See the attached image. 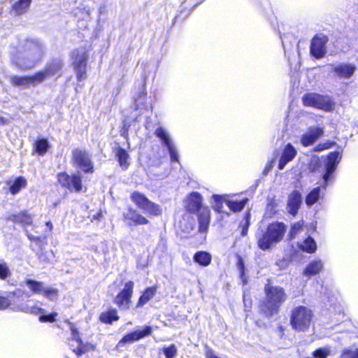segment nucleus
I'll return each instance as SVG.
<instances>
[{
	"label": "nucleus",
	"instance_id": "13",
	"mask_svg": "<svg viewBox=\"0 0 358 358\" xmlns=\"http://www.w3.org/2000/svg\"><path fill=\"white\" fill-rule=\"evenodd\" d=\"M62 67L63 62L60 59H55L48 63L43 69L36 72L37 75L41 76V83L48 78L60 76Z\"/></svg>",
	"mask_w": 358,
	"mask_h": 358
},
{
	"label": "nucleus",
	"instance_id": "10",
	"mask_svg": "<svg viewBox=\"0 0 358 358\" xmlns=\"http://www.w3.org/2000/svg\"><path fill=\"white\" fill-rule=\"evenodd\" d=\"M57 178L59 184L70 191L79 192L82 189V176L80 173L71 176L66 173H59Z\"/></svg>",
	"mask_w": 358,
	"mask_h": 358
},
{
	"label": "nucleus",
	"instance_id": "50",
	"mask_svg": "<svg viewBox=\"0 0 358 358\" xmlns=\"http://www.w3.org/2000/svg\"><path fill=\"white\" fill-rule=\"evenodd\" d=\"M271 167H272V162H270L265 166V168L263 171V174L264 176H266L268 173L269 171L271 170Z\"/></svg>",
	"mask_w": 358,
	"mask_h": 358
},
{
	"label": "nucleus",
	"instance_id": "18",
	"mask_svg": "<svg viewBox=\"0 0 358 358\" xmlns=\"http://www.w3.org/2000/svg\"><path fill=\"white\" fill-rule=\"evenodd\" d=\"M20 310L24 313L33 315L41 314L39 321L41 322H53L57 315L56 313H52L49 315L45 314V310L37 306H29L28 305L23 306Z\"/></svg>",
	"mask_w": 358,
	"mask_h": 358
},
{
	"label": "nucleus",
	"instance_id": "25",
	"mask_svg": "<svg viewBox=\"0 0 358 358\" xmlns=\"http://www.w3.org/2000/svg\"><path fill=\"white\" fill-rule=\"evenodd\" d=\"M210 210L208 208H203L198 214L199 230L200 232L206 233L208 231L210 223Z\"/></svg>",
	"mask_w": 358,
	"mask_h": 358
},
{
	"label": "nucleus",
	"instance_id": "41",
	"mask_svg": "<svg viewBox=\"0 0 358 358\" xmlns=\"http://www.w3.org/2000/svg\"><path fill=\"white\" fill-rule=\"evenodd\" d=\"M341 358H358V348H345L342 351Z\"/></svg>",
	"mask_w": 358,
	"mask_h": 358
},
{
	"label": "nucleus",
	"instance_id": "43",
	"mask_svg": "<svg viewBox=\"0 0 358 358\" xmlns=\"http://www.w3.org/2000/svg\"><path fill=\"white\" fill-rule=\"evenodd\" d=\"M163 352L166 357L173 358L177 355V348L175 345L172 344L169 347L164 348Z\"/></svg>",
	"mask_w": 358,
	"mask_h": 358
},
{
	"label": "nucleus",
	"instance_id": "5",
	"mask_svg": "<svg viewBox=\"0 0 358 358\" xmlns=\"http://www.w3.org/2000/svg\"><path fill=\"white\" fill-rule=\"evenodd\" d=\"M313 318L312 311L306 306H299L292 309L290 316L292 327L298 331H305L310 327Z\"/></svg>",
	"mask_w": 358,
	"mask_h": 358
},
{
	"label": "nucleus",
	"instance_id": "15",
	"mask_svg": "<svg viewBox=\"0 0 358 358\" xmlns=\"http://www.w3.org/2000/svg\"><path fill=\"white\" fill-rule=\"evenodd\" d=\"M24 284L33 294H44L46 297L51 298L57 293V290L56 289L45 287L43 282L27 279L24 281Z\"/></svg>",
	"mask_w": 358,
	"mask_h": 358
},
{
	"label": "nucleus",
	"instance_id": "28",
	"mask_svg": "<svg viewBox=\"0 0 358 358\" xmlns=\"http://www.w3.org/2000/svg\"><path fill=\"white\" fill-rule=\"evenodd\" d=\"M31 0H18L12 6V12L16 15H20L24 14L28 10Z\"/></svg>",
	"mask_w": 358,
	"mask_h": 358
},
{
	"label": "nucleus",
	"instance_id": "34",
	"mask_svg": "<svg viewBox=\"0 0 358 358\" xmlns=\"http://www.w3.org/2000/svg\"><path fill=\"white\" fill-rule=\"evenodd\" d=\"M27 185V181L24 178L20 176L15 178L13 183L10 186V192L15 195L17 194L22 188Z\"/></svg>",
	"mask_w": 358,
	"mask_h": 358
},
{
	"label": "nucleus",
	"instance_id": "3",
	"mask_svg": "<svg viewBox=\"0 0 358 358\" xmlns=\"http://www.w3.org/2000/svg\"><path fill=\"white\" fill-rule=\"evenodd\" d=\"M266 300L261 306L262 311L266 317L276 314L281 305L285 301L287 295L283 288L266 285L264 287Z\"/></svg>",
	"mask_w": 358,
	"mask_h": 358
},
{
	"label": "nucleus",
	"instance_id": "29",
	"mask_svg": "<svg viewBox=\"0 0 358 358\" xmlns=\"http://www.w3.org/2000/svg\"><path fill=\"white\" fill-rule=\"evenodd\" d=\"M194 261L202 266H207L211 262V255L206 251L196 252L194 255Z\"/></svg>",
	"mask_w": 358,
	"mask_h": 358
},
{
	"label": "nucleus",
	"instance_id": "57",
	"mask_svg": "<svg viewBox=\"0 0 358 358\" xmlns=\"http://www.w3.org/2000/svg\"><path fill=\"white\" fill-rule=\"evenodd\" d=\"M281 39H282V45L284 46V41L282 39V38L281 37Z\"/></svg>",
	"mask_w": 358,
	"mask_h": 358
},
{
	"label": "nucleus",
	"instance_id": "42",
	"mask_svg": "<svg viewBox=\"0 0 358 358\" xmlns=\"http://www.w3.org/2000/svg\"><path fill=\"white\" fill-rule=\"evenodd\" d=\"M250 213H248L244 217V220L242 221L240 224V227L242 228L241 235L243 236H245L248 234V227L250 226Z\"/></svg>",
	"mask_w": 358,
	"mask_h": 358
},
{
	"label": "nucleus",
	"instance_id": "20",
	"mask_svg": "<svg viewBox=\"0 0 358 358\" xmlns=\"http://www.w3.org/2000/svg\"><path fill=\"white\" fill-rule=\"evenodd\" d=\"M297 154V150L291 144L287 143L282 151L280 159L279 160L278 169L282 170L286 164L292 161Z\"/></svg>",
	"mask_w": 358,
	"mask_h": 358
},
{
	"label": "nucleus",
	"instance_id": "51",
	"mask_svg": "<svg viewBox=\"0 0 358 358\" xmlns=\"http://www.w3.org/2000/svg\"><path fill=\"white\" fill-rule=\"evenodd\" d=\"M23 294V291L22 289H17L13 292L14 296H21Z\"/></svg>",
	"mask_w": 358,
	"mask_h": 358
},
{
	"label": "nucleus",
	"instance_id": "30",
	"mask_svg": "<svg viewBox=\"0 0 358 358\" xmlns=\"http://www.w3.org/2000/svg\"><path fill=\"white\" fill-rule=\"evenodd\" d=\"M299 247L303 250L308 253H313L317 249V244L315 240L308 236L304 241L299 243Z\"/></svg>",
	"mask_w": 358,
	"mask_h": 358
},
{
	"label": "nucleus",
	"instance_id": "33",
	"mask_svg": "<svg viewBox=\"0 0 358 358\" xmlns=\"http://www.w3.org/2000/svg\"><path fill=\"white\" fill-rule=\"evenodd\" d=\"M156 292L155 287H148L147 288L143 294L140 296L138 301L136 304V308L141 307L144 306L147 302H148L155 295Z\"/></svg>",
	"mask_w": 358,
	"mask_h": 358
},
{
	"label": "nucleus",
	"instance_id": "36",
	"mask_svg": "<svg viewBox=\"0 0 358 358\" xmlns=\"http://www.w3.org/2000/svg\"><path fill=\"white\" fill-rule=\"evenodd\" d=\"M95 349V346L91 343H83L81 341L78 343V346L76 349L73 350V352L76 354L77 356H80L86 352L94 351Z\"/></svg>",
	"mask_w": 358,
	"mask_h": 358
},
{
	"label": "nucleus",
	"instance_id": "44",
	"mask_svg": "<svg viewBox=\"0 0 358 358\" xmlns=\"http://www.w3.org/2000/svg\"><path fill=\"white\" fill-rule=\"evenodd\" d=\"M213 199L214 201L216 203V207L215 209L220 212L221 211V207L222 206V196L217 194H213Z\"/></svg>",
	"mask_w": 358,
	"mask_h": 358
},
{
	"label": "nucleus",
	"instance_id": "7",
	"mask_svg": "<svg viewBox=\"0 0 358 358\" xmlns=\"http://www.w3.org/2000/svg\"><path fill=\"white\" fill-rule=\"evenodd\" d=\"M73 68L78 82L86 79V69L88 55L85 48L80 47L71 53Z\"/></svg>",
	"mask_w": 358,
	"mask_h": 358
},
{
	"label": "nucleus",
	"instance_id": "56",
	"mask_svg": "<svg viewBox=\"0 0 358 358\" xmlns=\"http://www.w3.org/2000/svg\"><path fill=\"white\" fill-rule=\"evenodd\" d=\"M141 94H142V95H143V99H145V93H144V92H141Z\"/></svg>",
	"mask_w": 358,
	"mask_h": 358
},
{
	"label": "nucleus",
	"instance_id": "14",
	"mask_svg": "<svg viewBox=\"0 0 358 358\" xmlns=\"http://www.w3.org/2000/svg\"><path fill=\"white\" fill-rule=\"evenodd\" d=\"M73 160L78 167L85 173H92L93 165L91 159L87 152L80 149H75L73 151Z\"/></svg>",
	"mask_w": 358,
	"mask_h": 358
},
{
	"label": "nucleus",
	"instance_id": "9",
	"mask_svg": "<svg viewBox=\"0 0 358 358\" xmlns=\"http://www.w3.org/2000/svg\"><path fill=\"white\" fill-rule=\"evenodd\" d=\"M41 76L35 73L32 75L24 76L12 75L9 76V81L13 87L27 89L31 87H34L41 84Z\"/></svg>",
	"mask_w": 358,
	"mask_h": 358
},
{
	"label": "nucleus",
	"instance_id": "8",
	"mask_svg": "<svg viewBox=\"0 0 358 358\" xmlns=\"http://www.w3.org/2000/svg\"><path fill=\"white\" fill-rule=\"evenodd\" d=\"M131 200L145 213L152 216H159L162 213V207L149 200L143 194L134 192L131 195Z\"/></svg>",
	"mask_w": 358,
	"mask_h": 358
},
{
	"label": "nucleus",
	"instance_id": "16",
	"mask_svg": "<svg viewBox=\"0 0 358 358\" xmlns=\"http://www.w3.org/2000/svg\"><path fill=\"white\" fill-rule=\"evenodd\" d=\"M327 42V36L323 34L315 35L311 41V55L317 59L323 57L326 54V44Z\"/></svg>",
	"mask_w": 358,
	"mask_h": 358
},
{
	"label": "nucleus",
	"instance_id": "49",
	"mask_svg": "<svg viewBox=\"0 0 358 358\" xmlns=\"http://www.w3.org/2000/svg\"><path fill=\"white\" fill-rule=\"evenodd\" d=\"M237 265L238 269L242 272V275H243L244 262L242 258L239 257Z\"/></svg>",
	"mask_w": 358,
	"mask_h": 358
},
{
	"label": "nucleus",
	"instance_id": "26",
	"mask_svg": "<svg viewBox=\"0 0 358 358\" xmlns=\"http://www.w3.org/2000/svg\"><path fill=\"white\" fill-rule=\"evenodd\" d=\"M8 220L14 223H19L23 227L32 224V217L25 211L20 212L18 214L11 215L9 216Z\"/></svg>",
	"mask_w": 358,
	"mask_h": 358
},
{
	"label": "nucleus",
	"instance_id": "35",
	"mask_svg": "<svg viewBox=\"0 0 358 358\" xmlns=\"http://www.w3.org/2000/svg\"><path fill=\"white\" fill-rule=\"evenodd\" d=\"M75 7L83 11L88 16L90 15L92 6H90L92 3V0H73Z\"/></svg>",
	"mask_w": 358,
	"mask_h": 358
},
{
	"label": "nucleus",
	"instance_id": "6",
	"mask_svg": "<svg viewBox=\"0 0 358 358\" xmlns=\"http://www.w3.org/2000/svg\"><path fill=\"white\" fill-rule=\"evenodd\" d=\"M303 103L324 111H331L335 106V102L331 96L317 93H306L302 97Z\"/></svg>",
	"mask_w": 358,
	"mask_h": 358
},
{
	"label": "nucleus",
	"instance_id": "53",
	"mask_svg": "<svg viewBox=\"0 0 358 358\" xmlns=\"http://www.w3.org/2000/svg\"><path fill=\"white\" fill-rule=\"evenodd\" d=\"M140 108V102L137 99H135V109L138 110Z\"/></svg>",
	"mask_w": 358,
	"mask_h": 358
},
{
	"label": "nucleus",
	"instance_id": "4",
	"mask_svg": "<svg viewBox=\"0 0 358 358\" xmlns=\"http://www.w3.org/2000/svg\"><path fill=\"white\" fill-rule=\"evenodd\" d=\"M286 231L282 222H273L268 225L266 231L258 240V246L262 250L269 249L273 244L280 242Z\"/></svg>",
	"mask_w": 358,
	"mask_h": 358
},
{
	"label": "nucleus",
	"instance_id": "22",
	"mask_svg": "<svg viewBox=\"0 0 358 358\" xmlns=\"http://www.w3.org/2000/svg\"><path fill=\"white\" fill-rule=\"evenodd\" d=\"M323 129L320 127H310L308 132L301 137V143L304 147L312 145L323 134Z\"/></svg>",
	"mask_w": 358,
	"mask_h": 358
},
{
	"label": "nucleus",
	"instance_id": "31",
	"mask_svg": "<svg viewBox=\"0 0 358 358\" xmlns=\"http://www.w3.org/2000/svg\"><path fill=\"white\" fill-rule=\"evenodd\" d=\"M115 155L118 159V162L120 166L124 169H127L129 166L128 159L129 157L127 152L124 149L118 147L116 149Z\"/></svg>",
	"mask_w": 358,
	"mask_h": 358
},
{
	"label": "nucleus",
	"instance_id": "58",
	"mask_svg": "<svg viewBox=\"0 0 358 358\" xmlns=\"http://www.w3.org/2000/svg\"><path fill=\"white\" fill-rule=\"evenodd\" d=\"M2 13V8H0V15Z\"/></svg>",
	"mask_w": 358,
	"mask_h": 358
},
{
	"label": "nucleus",
	"instance_id": "54",
	"mask_svg": "<svg viewBox=\"0 0 358 358\" xmlns=\"http://www.w3.org/2000/svg\"><path fill=\"white\" fill-rule=\"evenodd\" d=\"M45 224L48 227H49L50 230L52 229V224L51 223V222H47Z\"/></svg>",
	"mask_w": 358,
	"mask_h": 358
},
{
	"label": "nucleus",
	"instance_id": "1",
	"mask_svg": "<svg viewBox=\"0 0 358 358\" xmlns=\"http://www.w3.org/2000/svg\"><path fill=\"white\" fill-rule=\"evenodd\" d=\"M45 44L38 38L23 37L10 52L11 62L21 70L33 69L43 58Z\"/></svg>",
	"mask_w": 358,
	"mask_h": 358
},
{
	"label": "nucleus",
	"instance_id": "40",
	"mask_svg": "<svg viewBox=\"0 0 358 358\" xmlns=\"http://www.w3.org/2000/svg\"><path fill=\"white\" fill-rule=\"evenodd\" d=\"M303 227V221L297 222L292 224L289 233V236L291 239L294 238L301 230Z\"/></svg>",
	"mask_w": 358,
	"mask_h": 358
},
{
	"label": "nucleus",
	"instance_id": "47",
	"mask_svg": "<svg viewBox=\"0 0 358 358\" xmlns=\"http://www.w3.org/2000/svg\"><path fill=\"white\" fill-rule=\"evenodd\" d=\"M205 356H206V358H220L215 354L213 350L208 347H206Z\"/></svg>",
	"mask_w": 358,
	"mask_h": 358
},
{
	"label": "nucleus",
	"instance_id": "32",
	"mask_svg": "<svg viewBox=\"0 0 358 358\" xmlns=\"http://www.w3.org/2000/svg\"><path fill=\"white\" fill-rule=\"evenodd\" d=\"M117 310L115 309H110L100 315L99 320L101 322L106 324H112L113 321L118 320Z\"/></svg>",
	"mask_w": 358,
	"mask_h": 358
},
{
	"label": "nucleus",
	"instance_id": "23",
	"mask_svg": "<svg viewBox=\"0 0 358 358\" xmlns=\"http://www.w3.org/2000/svg\"><path fill=\"white\" fill-rule=\"evenodd\" d=\"M357 67L352 64L341 63L335 65L333 68V71L336 75L341 78H350L355 73Z\"/></svg>",
	"mask_w": 358,
	"mask_h": 358
},
{
	"label": "nucleus",
	"instance_id": "52",
	"mask_svg": "<svg viewBox=\"0 0 358 358\" xmlns=\"http://www.w3.org/2000/svg\"><path fill=\"white\" fill-rule=\"evenodd\" d=\"M105 10H106V6H101L99 7V13L100 14H103L105 13Z\"/></svg>",
	"mask_w": 358,
	"mask_h": 358
},
{
	"label": "nucleus",
	"instance_id": "46",
	"mask_svg": "<svg viewBox=\"0 0 358 358\" xmlns=\"http://www.w3.org/2000/svg\"><path fill=\"white\" fill-rule=\"evenodd\" d=\"M10 304V303L8 299L0 296V309H6Z\"/></svg>",
	"mask_w": 358,
	"mask_h": 358
},
{
	"label": "nucleus",
	"instance_id": "48",
	"mask_svg": "<svg viewBox=\"0 0 358 358\" xmlns=\"http://www.w3.org/2000/svg\"><path fill=\"white\" fill-rule=\"evenodd\" d=\"M27 235L28 238L30 241H33L38 243V242H40L41 240V238L40 236H35L29 234L28 233L27 234Z\"/></svg>",
	"mask_w": 358,
	"mask_h": 358
},
{
	"label": "nucleus",
	"instance_id": "19",
	"mask_svg": "<svg viewBox=\"0 0 358 358\" xmlns=\"http://www.w3.org/2000/svg\"><path fill=\"white\" fill-rule=\"evenodd\" d=\"M302 203V195L298 190H293L287 197V212L294 216L297 214Z\"/></svg>",
	"mask_w": 358,
	"mask_h": 358
},
{
	"label": "nucleus",
	"instance_id": "21",
	"mask_svg": "<svg viewBox=\"0 0 358 358\" xmlns=\"http://www.w3.org/2000/svg\"><path fill=\"white\" fill-rule=\"evenodd\" d=\"M124 218L130 221L129 225H144L149 223V220L138 211L129 208L127 213H124Z\"/></svg>",
	"mask_w": 358,
	"mask_h": 358
},
{
	"label": "nucleus",
	"instance_id": "38",
	"mask_svg": "<svg viewBox=\"0 0 358 358\" xmlns=\"http://www.w3.org/2000/svg\"><path fill=\"white\" fill-rule=\"evenodd\" d=\"M247 202L248 199H244L242 201H227V205L232 211L238 212L244 208Z\"/></svg>",
	"mask_w": 358,
	"mask_h": 358
},
{
	"label": "nucleus",
	"instance_id": "39",
	"mask_svg": "<svg viewBox=\"0 0 358 358\" xmlns=\"http://www.w3.org/2000/svg\"><path fill=\"white\" fill-rule=\"evenodd\" d=\"M11 275L9 267L5 262H0V279L6 280Z\"/></svg>",
	"mask_w": 358,
	"mask_h": 358
},
{
	"label": "nucleus",
	"instance_id": "27",
	"mask_svg": "<svg viewBox=\"0 0 358 358\" xmlns=\"http://www.w3.org/2000/svg\"><path fill=\"white\" fill-rule=\"evenodd\" d=\"M323 268V264L321 260H314L310 262L306 267L303 275L307 277L318 274Z\"/></svg>",
	"mask_w": 358,
	"mask_h": 358
},
{
	"label": "nucleus",
	"instance_id": "24",
	"mask_svg": "<svg viewBox=\"0 0 358 358\" xmlns=\"http://www.w3.org/2000/svg\"><path fill=\"white\" fill-rule=\"evenodd\" d=\"M202 196L196 192H192L187 197L186 208L190 213H194L202 209Z\"/></svg>",
	"mask_w": 358,
	"mask_h": 358
},
{
	"label": "nucleus",
	"instance_id": "59",
	"mask_svg": "<svg viewBox=\"0 0 358 358\" xmlns=\"http://www.w3.org/2000/svg\"><path fill=\"white\" fill-rule=\"evenodd\" d=\"M67 358H69V357H67Z\"/></svg>",
	"mask_w": 358,
	"mask_h": 358
},
{
	"label": "nucleus",
	"instance_id": "45",
	"mask_svg": "<svg viewBox=\"0 0 358 358\" xmlns=\"http://www.w3.org/2000/svg\"><path fill=\"white\" fill-rule=\"evenodd\" d=\"M71 330L72 339L75 341L78 344L79 342L82 341L79 336V333L75 327H71Z\"/></svg>",
	"mask_w": 358,
	"mask_h": 358
},
{
	"label": "nucleus",
	"instance_id": "2",
	"mask_svg": "<svg viewBox=\"0 0 358 358\" xmlns=\"http://www.w3.org/2000/svg\"><path fill=\"white\" fill-rule=\"evenodd\" d=\"M342 155L340 152H331L327 158L324 164V173L322 175L323 183L320 187L313 188L306 196L305 202L308 206H311L316 203L320 199H322L324 196V192L329 185V182L332 175L341 162Z\"/></svg>",
	"mask_w": 358,
	"mask_h": 358
},
{
	"label": "nucleus",
	"instance_id": "55",
	"mask_svg": "<svg viewBox=\"0 0 358 358\" xmlns=\"http://www.w3.org/2000/svg\"><path fill=\"white\" fill-rule=\"evenodd\" d=\"M101 215V213H98L96 215H94V218L96 219V218H98L99 217H100Z\"/></svg>",
	"mask_w": 358,
	"mask_h": 358
},
{
	"label": "nucleus",
	"instance_id": "12",
	"mask_svg": "<svg viewBox=\"0 0 358 358\" xmlns=\"http://www.w3.org/2000/svg\"><path fill=\"white\" fill-rule=\"evenodd\" d=\"M155 134L162 140L163 145L166 147L171 162H178V151L169 132L164 128L159 127L155 130Z\"/></svg>",
	"mask_w": 358,
	"mask_h": 358
},
{
	"label": "nucleus",
	"instance_id": "37",
	"mask_svg": "<svg viewBox=\"0 0 358 358\" xmlns=\"http://www.w3.org/2000/svg\"><path fill=\"white\" fill-rule=\"evenodd\" d=\"M48 148L49 142L46 138H39L35 143V150L40 155H43Z\"/></svg>",
	"mask_w": 358,
	"mask_h": 358
},
{
	"label": "nucleus",
	"instance_id": "17",
	"mask_svg": "<svg viewBox=\"0 0 358 358\" xmlns=\"http://www.w3.org/2000/svg\"><path fill=\"white\" fill-rule=\"evenodd\" d=\"M152 333V328L150 326H145L142 329H136L132 332L126 334L119 342V345L126 343H131L137 341Z\"/></svg>",
	"mask_w": 358,
	"mask_h": 358
},
{
	"label": "nucleus",
	"instance_id": "11",
	"mask_svg": "<svg viewBox=\"0 0 358 358\" xmlns=\"http://www.w3.org/2000/svg\"><path fill=\"white\" fill-rule=\"evenodd\" d=\"M134 282L128 281L125 283L124 288L114 299V303L122 310H127L130 308L131 299L133 294Z\"/></svg>",
	"mask_w": 358,
	"mask_h": 358
}]
</instances>
